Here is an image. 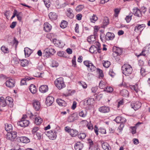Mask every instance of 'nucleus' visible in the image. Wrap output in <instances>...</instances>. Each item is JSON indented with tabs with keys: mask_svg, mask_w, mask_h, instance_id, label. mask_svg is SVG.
Listing matches in <instances>:
<instances>
[{
	"mask_svg": "<svg viewBox=\"0 0 150 150\" xmlns=\"http://www.w3.org/2000/svg\"><path fill=\"white\" fill-rule=\"evenodd\" d=\"M47 49H48V52L51 55L54 54L56 52V51L54 49L50 48H48Z\"/></svg>",
	"mask_w": 150,
	"mask_h": 150,
	"instance_id": "48",
	"label": "nucleus"
},
{
	"mask_svg": "<svg viewBox=\"0 0 150 150\" xmlns=\"http://www.w3.org/2000/svg\"><path fill=\"white\" fill-rule=\"evenodd\" d=\"M38 130V127H34L33 129L32 130V134H34L35 133H36V132H37Z\"/></svg>",
	"mask_w": 150,
	"mask_h": 150,
	"instance_id": "57",
	"label": "nucleus"
},
{
	"mask_svg": "<svg viewBox=\"0 0 150 150\" xmlns=\"http://www.w3.org/2000/svg\"><path fill=\"white\" fill-rule=\"evenodd\" d=\"M87 126L89 129L92 130L93 128V124L91 122H88Z\"/></svg>",
	"mask_w": 150,
	"mask_h": 150,
	"instance_id": "55",
	"label": "nucleus"
},
{
	"mask_svg": "<svg viewBox=\"0 0 150 150\" xmlns=\"http://www.w3.org/2000/svg\"><path fill=\"white\" fill-rule=\"evenodd\" d=\"M34 108L36 111H38L40 109V105L38 101L34 100L33 103Z\"/></svg>",
	"mask_w": 150,
	"mask_h": 150,
	"instance_id": "10",
	"label": "nucleus"
},
{
	"mask_svg": "<svg viewBox=\"0 0 150 150\" xmlns=\"http://www.w3.org/2000/svg\"><path fill=\"white\" fill-rule=\"evenodd\" d=\"M98 20L97 17L94 15L92 16V18H91V22L94 23L96 21Z\"/></svg>",
	"mask_w": 150,
	"mask_h": 150,
	"instance_id": "50",
	"label": "nucleus"
},
{
	"mask_svg": "<svg viewBox=\"0 0 150 150\" xmlns=\"http://www.w3.org/2000/svg\"><path fill=\"white\" fill-rule=\"evenodd\" d=\"M141 103L139 101H133L131 103V106L135 110L139 109L141 106Z\"/></svg>",
	"mask_w": 150,
	"mask_h": 150,
	"instance_id": "6",
	"label": "nucleus"
},
{
	"mask_svg": "<svg viewBox=\"0 0 150 150\" xmlns=\"http://www.w3.org/2000/svg\"><path fill=\"white\" fill-rule=\"evenodd\" d=\"M96 38L94 35H92L88 38L87 41L90 43H93L96 40Z\"/></svg>",
	"mask_w": 150,
	"mask_h": 150,
	"instance_id": "25",
	"label": "nucleus"
},
{
	"mask_svg": "<svg viewBox=\"0 0 150 150\" xmlns=\"http://www.w3.org/2000/svg\"><path fill=\"white\" fill-rule=\"evenodd\" d=\"M24 52L25 57H28L31 53V50L28 48H25L24 49Z\"/></svg>",
	"mask_w": 150,
	"mask_h": 150,
	"instance_id": "28",
	"label": "nucleus"
},
{
	"mask_svg": "<svg viewBox=\"0 0 150 150\" xmlns=\"http://www.w3.org/2000/svg\"><path fill=\"white\" fill-rule=\"evenodd\" d=\"M109 23V20L108 18L107 17H104L103 21V25L102 27L104 28V27L108 25Z\"/></svg>",
	"mask_w": 150,
	"mask_h": 150,
	"instance_id": "27",
	"label": "nucleus"
},
{
	"mask_svg": "<svg viewBox=\"0 0 150 150\" xmlns=\"http://www.w3.org/2000/svg\"><path fill=\"white\" fill-rule=\"evenodd\" d=\"M16 24L17 23L16 22H13L10 25V27L11 28H13L16 25Z\"/></svg>",
	"mask_w": 150,
	"mask_h": 150,
	"instance_id": "61",
	"label": "nucleus"
},
{
	"mask_svg": "<svg viewBox=\"0 0 150 150\" xmlns=\"http://www.w3.org/2000/svg\"><path fill=\"white\" fill-rule=\"evenodd\" d=\"M28 64V60L26 59H23L21 61V65L23 67L27 66Z\"/></svg>",
	"mask_w": 150,
	"mask_h": 150,
	"instance_id": "36",
	"label": "nucleus"
},
{
	"mask_svg": "<svg viewBox=\"0 0 150 150\" xmlns=\"http://www.w3.org/2000/svg\"><path fill=\"white\" fill-rule=\"evenodd\" d=\"M102 147L104 150H110V147L107 143H103L102 144Z\"/></svg>",
	"mask_w": 150,
	"mask_h": 150,
	"instance_id": "32",
	"label": "nucleus"
},
{
	"mask_svg": "<svg viewBox=\"0 0 150 150\" xmlns=\"http://www.w3.org/2000/svg\"><path fill=\"white\" fill-rule=\"evenodd\" d=\"M113 121L115 122H125L126 120L125 118L118 116L114 119Z\"/></svg>",
	"mask_w": 150,
	"mask_h": 150,
	"instance_id": "29",
	"label": "nucleus"
},
{
	"mask_svg": "<svg viewBox=\"0 0 150 150\" xmlns=\"http://www.w3.org/2000/svg\"><path fill=\"white\" fill-rule=\"evenodd\" d=\"M73 11L70 8H69L67 9V11L66 12V14L67 16L69 18H73L74 15L72 13Z\"/></svg>",
	"mask_w": 150,
	"mask_h": 150,
	"instance_id": "15",
	"label": "nucleus"
},
{
	"mask_svg": "<svg viewBox=\"0 0 150 150\" xmlns=\"http://www.w3.org/2000/svg\"><path fill=\"white\" fill-rule=\"evenodd\" d=\"M1 51L4 53H8L9 52V50L8 48L5 46H2L1 47Z\"/></svg>",
	"mask_w": 150,
	"mask_h": 150,
	"instance_id": "42",
	"label": "nucleus"
},
{
	"mask_svg": "<svg viewBox=\"0 0 150 150\" xmlns=\"http://www.w3.org/2000/svg\"><path fill=\"white\" fill-rule=\"evenodd\" d=\"M45 133L46 135L51 139L54 140L56 138V133L54 130L47 132Z\"/></svg>",
	"mask_w": 150,
	"mask_h": 150,
	"instance_id": "7",
	"label": "nucleus"
},
{
	"mask_svg": "<svg viewBox=\"0 0 150 150\" xmlns=\"http://www.w3.org/2000/svg\"><path fill=\"white\" fill-rule=\"evenodd\" d=\"M43 1L46 7L49 8L50 7V0H43Z\"/></svg>",
	"mask_w": 150,
	"mask_h": 150,
	"instance_id": "47",
	"label": "nucleus"
},
{
	"mask_svg": "<svg viewBox=\"0 0 150 150\" xmlns=\"http://www.w3.org/2000/svg\"><path fill=\"white\" fill-rule=\"evenodd\" d=\"M52 28V26L49 23H45L44 25V29L46 32H50Z\"/></svg>",
	"mask_w": 150,
	"mask_h": 150,
	"instance_id": "13",
	"label": "nucleus"
},
{
	"mask_svg": "<svg viewBox=\"0 0 150 150\" xmlns=\"http://www.w3.org/2000/svg\"><path fill=\"white\" fill-rule=\"evenodd\" d=\"M27 118H28L27 115L25 114L23 115L21 118V121H19L18 122H22L25 121L29 122V121L27 120Z\"/></svg>",
	"mask_w": 150,
	"mask_h": 150,
	"instance_id": "46",
	"label": "nucleus"
},
{
	"mask_svg": "<svg viewBox=\"0 0 150 150\" xmlns=\"http://www.w3.org/2000/svg\"><path fill=\"white\" fill-rule=\"evenodd\" d=\"M78 138L80 139H83L86 137V135L85 133H80L78 135Z\"/></svg>",
	"mask_w": 150,
	"mask_h": 150,
	"instance_id": "45",
	"label": "nucleus"
},
{
	"mask_svg": "<svg viewBox=\"0 0 150 150\" xmlns=\"http://www.w3.org/2000/svg\"><path fill=\"white\" fill-rule=\"evenodd\" d=\"M6 100L3 97H1L0 98V105L2 107L5 106L6 105Z\"/></svg>",
	"mask_w": 150,
	"mask_h": 150,
	"instance_id": "30",
	"label": "nucleus"
},
{
	"mask_svg": "<svg viewBox=\"0 0 150 150\" xmlns=\"http://www.w3.org/2000/svg\"><path fill=\"white\" fill-rule=\"evenodd\" d=\"M58 66V63L56 61H53L52 63V66L53 67H57Z\"/></svg>",
	"mask_w": 150,
	"mask_h": 150,
	"instance_id": "63",
	"label": "nucleus"
},
{
	"mask_svg": "<svg viewBox=\"0 0 150 150\" xmlns=\"http://www.w3.org/2000/svg\"><path fill=\"white\" fill-rule=\"evenodd\" d=\"M120 11V9L119 8H116L115 9L114 16L115 17H117L118 16V14L119 13Z\"/></svg>",
	"mask_w": 150,
	"mask_h": 150,
	"instance_id": "56",
	"label": "nucleus"
},
{
	"mask_svg": "<svg viewBox=\"0 0 150 150\" xmlns=\"http://www.w3.org/2000/svg\"><path fill=\"white\" fill-rule=\"evenodd\" d=\"M132 129L131 132L132 134H134L136 133V127L135 126L131 127Z\"/></svg>",
	"mask_w": 150,
	"mask_h": 150,
	"instance_id": "58",
	"label": "nucleus"
},
{
	"mask_svg": "<svg viewBox=\"0 0 150 150\" xmlns=\"http://www.w3.org/2000/svg\"><path fill=\"white\" fill-rule=\"evenodd\" d=\"M144 27H145V25L144 24L139 25L137 26H136L135 27L134 30L136 32H137L136 31L137 28L138 30H142V28H144Z\"/></svg>",
	"mask_w": 150,
	"mask_h": 150,
	"instance_id": "37",
	"label": "nucleus"
},
{
	"mask_svg": "<svg viewBox=\"0 0 150 150\" xmlns=\"http://www.w3.org/2000/svg\"><path fill=\"white\" fill-rule=\"evenodd\" d=\"M5 100L6 105H8L10 108L12 107L13 106V99L11 97H7Z\"/></svg>",
	"mask_w": 150,
	"mask_h": 150,
	"instance_id": "11",
	"label": "nucleus"
},
{
	"mask_svg": "<svg viewBox=\"0 0 150 150\" xmlns=\"http://www.w3.org/2000/svg\"><path fill=\"white\" fill-rule=\"evenodd\" d=\"M84 6L82 5H80L77 7L76 8L77 11H80L83 8Z\"/></svg>",
	"mask_w": 150,
	"mask_h": 150,
	"instance_id": "54",
	"label": "nucleus"
},
{
	"mask_svg": "<svg viewBox=\"0 0 150 150\" xmlns=\"http://www.w3.org/2000/svg\"><path fill=\"white\" fill-rule=\"evenodd\" d=\"M103 66L106 68H108L110 65V62L108 61H107L106 62H104L103 63Z\"/></svg>",
	"mask_w": 150,
	"mask_h": 150,
	"instance_id": "53",
	"label": "nucleus"
},
{
	"mask_svg": "<svg viewBox=\"0 0 150 150\" xmlns=\"http://www.w3.org/2000/svg\"><path fill=\"white\" fill-rule=\"evenodd\" d=\"M29 90L31 93L33 94L35 93L37 91L35 86L33 84H31L30 85Z\"/></svg>",
	"mask_w": 150,
	"mask_h": 150,
	"instance_id": "26",
	"label": "nucleus"
},
{
	"mask_svg": "<svg viewBox=\"0 0 150 150\" xmlns=\"http://www.w3.org/2000/svg\"><path fill=\"white\" fill-rule=\"evenodd\" d=\"M34 78L33 77H29L28 76H25V78L22 79L21 82V85H25L26 82V81H28L30 80L34 79Z\"/></svg>",
	"mask_w": 150,
	"mask_h": 150,
	"instance_id": "19",
	"label": "nucleus"
},
{
	"mask_svg": "<svg viewBox=\"0 0 150 150\" xmlns=\"http://www.w3.org/2000/svg\"><path fill=\"white\" fill-rule=\"evenodd\" d=\"M69 131V133H70V135L73 137L76 136L78 133L77 131L73 129H71Z\"/></svg>",
	"mask_w": 150,
	"mask_h": 150,
	"instance_id": "35",
	"label": "nucleus"
},
{
	"mask_svg": "<svg viewBox=\"0 0 150 150\" xmlns=\"http://www.w3.org/2000/svg\"><path fill=\"white\" fill-rule=\"evenodd\" d=\"M113 54L114 57H117V56L121 55L122 52L121 49L116 47H114L113 48Z\"/></svg>",
	"mask_w": 150,
	"mask_h": 150,
	"instance_id": "5",
	"label": "nucleus"
},
{
	"mask_svg": "<svg viewBox=\"0 0 150 150\" xmlns=\"http://www.w3.org/2000/svg\"><path fill=\"white\" fill-rule=\"evenodd\" d=\"M120 93L121 95L125 97L128 96L129 94L128 91L126 89H123L121 91Z\"/></svg>",
	"mask_w": 150,
	"mask_h": 150,
	"instance_id": "31",
	"label": "nucleus"
},
{
	"mask_svg": "<svg viewBox=\"0 0 150 150\" xmlns=\"http://www.w3.org/2000/svg\"><path fill=\"white\" fill-rule=\"evenodd\" d=\"M30 113L31 115L30 116V117L31 119L33 118L34 119V122H41L42 121V119L40 117H36L32 114L31 112H30Z\"/></svg>",
	"mask_w": 150,
	"mask_h": 150,
	"instance_id": "17",
	"label": "nucleus"
},
{
	"mask_svg": "<svg viewBox=\"0 0 150 150\" xmlns=\"http://www.w3.org/2000/svg\"><path fill=\"white\" fill-rule=\"evenodd\" d=\"M132 14H130L129 16H127L125 18V19L126 20L127 23H129L130 22L132 19Z\"/></svg>",
	"mask_w": 150,
	"mask_h": 150,
	"instance_id": "51",
	"label": "nucleus"
},
{
	"mask_svg": "<svg viewBox=\"0 0 150 150\" xmlns=\"http://www.w3.org/2000/svg\"><path fill=\"white\" fill-rule=\"evenodd\" d=\"M109 74L112 77H113L115 74L112 69H110Z\"/></svg>",
	"mask_w": 150,
	"mask_h": 150,
	"instance_id": "59",
	"label": "nucleus"
},
{
	"mask_svg": "<svg viewBox=\"0 0 150 150\" xmlns=\"http://www.w3.org/2000/svg\"><path fill=\"white\" fill-rule=\"evenodd\" d=\"M42 133L40 132H37L35 134H34V136L36 135L37 137V139H41L42 137Z\"/></svg>",
	"mask_w": 150,
	"mask_h": 150,
	"instance_id": "52",
	"label": "nucleus"
},
{
	"mask_svg": "<svg viewBox=\"0 0 150 150\" xmlns=\"http://www.w3.org/2000/svg\"><path fill=\"white\" fill-rule=\"evenodd\" d=\"M83 64L85 66L87 67L88 69L90 71L93 72L96 70V71L99 74V77H101L102 78L104 76L102 70L98 68L96 69L90 61L88 60L85 61L83 62Z\"/></svg>",
	"mask_w": 150,
	"mask_h": 150,
	"instance_id": "1",
	"label": "nucleus"
},
{
	"mask_svg": "<svg viewBox=\"0 0 150 150\" xmlns=\"http://www.w3.org/2000/svg\"><path fill=\"white\" fill-rule=\"evenodd\" d=\"M131 89L132 90H134L136 93L138 91L137 86V85H134L132 86Z\"/></svg>",
	"mask_w": 150,
	"mask_h": 150,
	"instance_id": "60",
	"label": "nucleus"
},
{
	"mask_svg": "<svg viewBox=\"0 0 150 150\" xmlns=\"http://www.w3.org/2000/svg\"><path fill=\"white\" fill-rule=\"evenodd\" d=\"M5 129L7 132H12V127L11 125L6 123L5 124Z\"/></svg>",
	"mask_w": 150,
	"mask_h": 150,
	"instance_id": "24",
	"label": "nucleus"
},
{
	"mask_svg": "<svg viewBox=\"0 0 150 150\" xmlns=\"http://www.w3.org/2000/svg\"><path fill=\"white\" fill-rule=\"evenodd\" d=\"M54 101V98L51 96L47 97L45 101V103L47 106L51 105Z\"/></svg>",
	"mask_w": 150,
	"mask_h": 150,
	"instance_id": "8",
	"label": "nucleus"
},
{
	"mask_svg": "<svg viewBox=\"0 0 150 150\" xmlns=\"http://www.w3.org/2000/svg\"><path fill=\"white\" fill-rule=\"evenodd\" d=\"M20 141L23 143H27L30 142V139L25 137H22L19 138Z\"/></svg>",
	"mask_w": 150,
	"mask_h": 150,
	"instance_id": "23",
	"label": "nucleus"
},
{
	"mask_svg": "<svg viewBox=\"0 0 150 150\" xmlns=\"http://www.w3.org/2000/svg\"><path fill=\"white\" fill-rule=\"evenodd\" d=\"M29 122H17L18 125L23 127H27L29 125Z\"/></svg>",
	"mask_w": 150,
	"mask_h": 150,
	"instance_id": "39",
	"label": "nucleus"
},
{
	"mask_svg": "<svg viewBox=\"0 0 150 150\" xmlns=\"http://www.w3.org/2000/svg\"><path fill=\"white\" fill-rule=\"evenodd\" d=\"M70 119L72 120V121H75L78 119V117L77 114H74L72 115L69 117Z\"/></svg>",
	"mask_w": 150,
	"mask_h": 150,
	"instance_id": "38",
	"label": "nucleus"
},
{
	"mask_svg": "<svg viewBox=\"0 0 150 150\" xmlns=\"http://www.w3.org/2000/svg\"><path fill=\"white\" fill-rule=\"evenodd\" d=\"M140 72L142 76H145V70L144 68H141Z\"/></svg>",
	"mask_w": 150,
	"mask_h": 150,
	"instance_id": "62",
	"label": "nucleus"
},
{
	"mask_svg": "<svg viewBox=\"0 0 150 150\" xmlns=\"http://www.w3.org/2000/svg\"><path fill=\"white\" fill-rule=\"evenodd\" d=\"M67 21L64 20L62 21L60 27L62 28H64L67 27Z\"/></svg>",
	"mask_w": 150,
	"mask_h": 150,
	"instance_id": "43",
	"label": "nucleus"
},
{
	"mask_svg": "<svg viewBox=\"0 0 150 150\" xmlns=\"http://www.w3.org/2000/svg\"><path fill=\"white\" fill-rule=\"evenodd\" d=\"M56 102L60 106L65 107L66 106L67 104L66 102L61 99H57Z\"/></svg>",
	"mask_w": 150,
	"mask_h": 150,
	"instance_id": "22",
	"label": "nucleus"
},
{
	"mask_svg": "<svg viewBox=\"0 0 150 150\" xmlns=\"http://www.w3.org/2000/svg\"><path fill=\"white\" fill-rule=\"evenodd\" d=\"M48 16L50 19L52 20H56L57 17V15L54 12H51L48 14Z\"/></svg>",
	"mask_w": 150,
	"mask_h": 150,
	"instance_id": "20",
	"label": "nucleus"
},
{
	"mask_svg": "<svg viewBox=\"0 0 150 150\" xmlns=\"http://www.w3.org/2000/svg\"><path fill=\"white\" fill-rule=\"evenodd\" d=\"M39 90L40 92L45 93L48 91V86L46 85H42L39 88Z\"/></svg>",
	"mask_w": 150,
	"mask_h": 150,
	"instance_id": "21",
	"label": "nucleus"
},
{
	"mask_svg": "<svg viewBox=\"0 0 150 150\" xmlns=\"http://www.w3.org/2000/svg\"><path fill=\"white\" fill-rule=\"evenodd\" d=\"M43 54L44 57L45 58H48L51 55L47 48L44 50Z\"/></svg>",
	"mask_w": 150,
	"mask_h": 150,
	"instance_id": "33",
	"label": "nucleus"
},
{
	"mask_svg": "<svg viewBox=\"0 0 150 150\" xmlns=\"http://www.w3.org/2000/svg\"><path fill=\"white\" fill-rule=\"evenodd\" d=\"M54 83L56 86L59 89H61L65 86L63 79L62 77L57 79L54 81Z\"/></svg>",
	"mask_w": 150,
	"mask_h": 150,
	"instance_id": "3",
	"label": "nucleus"
},
{
	"mask_svg": "<svg viewBox=\"0 0 150 150\" xmlns=\"http://www.w3.org/2000/svg\"><path fill=\"white\" fill-rule=\"evenodd\" d=\"M83 146V144L80 142H78L75 144L74 148L76 150H81Z\"/></svg>",
	"mask_w": 150,
	"mask_h": 150,
	"instance_id": "14",
	"label": "nucleus"
},
{
	"mask_svg": "<svg viewBox=\"0 0 150 150\" xmlns=\"http://www.w3.org/2000/svg\"><path fill=\"white\" fill-rule=\"evenodd\" d=\"M132 12L134 15L138 17H140L141 15V11L137 8L133 9Z\"/></svg>",
	"mask_w": 150,
	"mask_h": 150,
	"instance_id": "18",
	"label": "nucleus"
},
{
	"mask_svg": "<svg viewBox=\"0 0 150 150\" xmlns=\"http://www.w3.org/2000/svg\"><path fill=\"white\" fill-rule=\"evenodd\" d=\"M122 73L125 76H129L132 71V69L131 66L128 64H125L122 67Z\"/></svg>",
	"mask_w": 150,
	"mask_h": 150,
	"instance_id": "2",
	"label": "nucleus"
},
{
	"mask_svg": "<svg viewBox=\"0 0 150 150\" xmlns=\"http://www.w3.org/2000/svg\"><path fill=\"white\" fill-rule=\"evenodd\" d=\"M17 137V132H16L12 131L8 132L5 136V137L7 139L12 141H14Z\"/></svg>",
	"mask_w": 150,
	"mask_h": 150,
	"instance_id": "4",
	"label": "nucleus"
},
{
	"mask_svg": "<svg viewBox=\"0 0 150 150\" xmlns=\"http://www.w3.org/2000/svg\"><path fill=\"white\" fill-rule=\"evenodd\" d=\"M99 110L100 112L105 113L108 112L110 111V109L108 107L102 106L99 108Z\"/></svg>",
	"mask_w": 150,
	"mask_h": 150,
	"instance_id": "16",
	"label": "nucleus"
},
{
	"mask_svg": "<svg viewBox=\"0 0 150 150\" xmlns=\"http://www.w3.org/2000/svg\"><path fill=\"white\" fill-rule=\"evenodd\" d=\"M57 55L60 57H66L67 53L63 51H59L57 53Z\"/></svg>",
	"mask_w": 150,
	"mask_h": 150,
	"instance_id": "40",
	"label": "nucleus"
},
{
	"mask_svg": "<svg viewBox=\"0 0 150 150\" xmlns=\"http://www.w3.org/2000/svg\"><path fill=\"white\" fill-rule=\"evenodd\" d=\"M97 50H98L97 47L94 45H93L90 48L89 51L90 52L92 53H96Z\"/></svg>",
	"mask_w": 150,
	"mask_h": 150,
	"instance_id": "34",
	"label": "nucleus"
},
{
	"mask_svg": "<svg viewBox=\"0 0 150 150\" xmlns=\"http://www.w3.org/2000/svg\"><path fill=\"white\" fill-rule=\"evenodd\" d=\"M115 37V35L113 33L108 32L105 35V38L106 40H112Z\"/></svg>",
	"mask_w": 150,
	"mask_h": 150,
	"instance_id": "12",
	"label": "nucleus"
},
{
	"mask_svg": "<svg viewBox=\"0 0 150 150\" xmlns=\"http://www.w3.org/2000/svg\"><path fill=\"white\" fill-rule=\"evenodd\" d=\"M94 101V99L93 98H89L86 100V103L87 105H90L93 104Z\"/></svg>",
	"mask_w": 150,
	"mask_h": 150,
	"instance_id": "44",
	"label": "nucleus"
},
{
	"mask_svg": "<svg viewBox=\"0 0 150 150\" xmlns=\"http://www.w3.org/2000/svg\"><path fill=\"white\" fill-rule=\"evenodd\" d=\"M76 18L78 20H81L82 17V15L81 14H78L76 16Z\"/></svg>",
	"mask_w": 150,
	"mask_h": 150,
	"instance_id": "64",
	"label": "nucleus"
},
{
	"mask_svg": "<svg viewBox=\"0 0 150 150\" xmlns=\"http://www.w3.org/2000/svg\"><path fill=\"white\" fill-rule=\"evenodd\" d=\"M15 82L14 80L12 79H9L6 82V86L9 88L13 87L14 86Z\"/></svg>",
	"mask_w": 150,
	"mask_h": 150,
	"instance_id": "9",
	"label": "nucleus"
},
{
	"mask_svg": "<svg viewBox=\"0 0 150 150\" xmlns=\"http://www.w3.org/2000/svg\"><path fill=\"white\" fill-rule=\"evenodd\" d=\"M87 114L86 111L85 110H82L79 113V115L82 117H85Z\"/></svg>",
	"mask_w": 150,
	"mask_h": 150,
	"instance_id": "41",
	"label": "nucleus"
},
{
	"mask_svg": "<svg viewBox=\"0 0 150 150\" xmlns=\"http://www.w3.org/2000/svg\"><path fill=\"white\" fill-rule=\"evenodd\" d=\"M113 90V88L111 87L105 88L104 89V91L108 93H111L112 91Z\"/></svg>",
	"mask_w": 150,
	"mask_h": 150,
	"instance_id": "49",
	"label": "nucleus"
}]
</instances>
